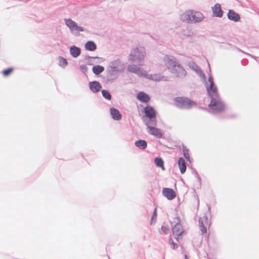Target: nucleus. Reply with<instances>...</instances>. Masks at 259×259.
I'll return each instance as SVG.
<instances>
[{
  "label": "nucleus",
  "instance_id": "11",
  "mask_svg": "<svg viewBox=\"0 0 259 259\" xmlns=\"http://www.w3.org/2000/svg\"><path fill=\"white\" fill-rule=\"evenodd\" d=\"M208 225V219L206 217H203L200 218L199 220V229L202 234H205L207 232V227Z\"/></svg>",
  "mask_w": 259,
  "mask_h": 259
},
{
  "label": "nucleus",
  "instance_id": "32",
  "mask_svg": "<svg viewBox=\"0 0 259 259\" xmlns=\"http://www.w3.org/2000/svg\"><path fill=\"white\" fill-rule=\"evenodd\" d=\"M80 69L83 71L85 72L87 71V67L85 65H82L80 66Z\"/></svg>",
  "mask_w": 259,
  "mask_h": 259
},
{
  "label": "nucleus",
  "instance_id": "21",
  "mask_svg": "<svg viewBox=\"0 0 259 259\" xmlns=\"http://www.w3.org/2000/svg\"><path fill=\"white\" fill-rule=\"evenodd\" d=\"M85 47L87 50L90 51H94L97 48L96 45L92 41H88L85 44Z\"/></svg>",
  "mask_w": 259,
  "mask_h": 259
},
{
  "label": "nucleus",
  "instance_id": "18",
  "mask_svg": "<svg viewBox=\"0 0 259 259\" xmlns=\"http://www.w3.org/2000/svg\"><path fill=\"white\" fill-rule=\"evenodd\" d=\"M110 114L112 117L115 120H119L121 118V115L120 114L119 111L114 108L110 109Z\"/></svg>",
  "mask_w": 259,
  "mask_h": 259
},
{
  "label": "nucleus",
  "instance_id": "2",
  "mask_svg": "<svg viewBox=\"0 0 259 259\" xmlns=\"http://www.w3.org/2000/svg\"><path fill=\"white\" fill-rule=\"evenodd\" d=\"M181 19L183 21L187 23L197 22L203 19V15L199 12L193 10H188L182 15Z\"/></svg>",
  "mask_w": 259,
  "mask_h": 259
},
{
  "label": "nucleus",
  "instance_id": "9",
  "mask_svg": "<svg viewBox=\"0 0 259 259\" xmlns=\"http://www.w3.org/2000/svg\"><path fill=\"white\" fill-rule=\"evenodd\" d=\"M148 133L158 138H161L162 137V134L161 130L159 128H156L155 126L151 124L150 122H146Z\"/></svg>",
  "mask_w": 259,
  "mask_h": 259
},
{
  "label": "nucleus",
  "instance_id": "22",
  "mask_svg": "<svg viewBox=\"0 0 259 259\" xmlns=\"http://www.w3.org/2000/svg\"><path fill=\"white\" fill-rule=\"evenodd\" d=\"M70 54L74 57H77L79 55V54L80 53V50L79 48L74 46V47H72L70 48Z\"/></svg>",
  "mask_w": 259,
  "mask_h": 259
},
{
  "label": "nucleus",
  "instance_id": "31",
  "mask_svg": "<svg viewBox=\"0 0 259 259\" xmlns=\"http://www.w3.org/2000/svg\"><path fill=\"white\" fill-rule=\"evenodd\" d=\"M161 233L166 234L169 231V228L168 227L165 226H162L161 227Z\"/></svg>",
  "mask_w": 259,
  "mask_h": 259
},
{
  "label": "nucleus",
  "instance_id": "33",
  "mask_svg": "<svg viewBox=\"0 0 259 259\" xmlns=\"http://www.w3.org/2000/svg\"><path fill=\"white\" fill-rule=\"evenodd\" d=\"M185 259H188V257H187V255H185Z\"/></svg>",
  "mask_w": 259,
  "mask_h": 259
},
{
  "label": "nucleus",
  "instance_id": "17",
  "mask_svg": "<svg viewBox=\"0 0 259 259\" xmlns=\"http://www.w3.org/2000/svg\"><path fill=\"white\" fill-rule=\"evenodd\" d=\"M128 70L131 72L135 73L138 75H144V73L142 72L143 70L135 65H130L128 66Z\"/></svg>",
  "mask_w": 259,
  "mask_h": 259
},
{
  "label": "nucleus",
  "instance_id": "27",
  "mask_svg": "<svg viewBox=\"0 0 259 259\" xmlns=\"http://www.w3.org/2000/svg\"><path fill=\"white\" fill-rule=\"evenodd\" d=\"M59 65L60 66H64L66 65L67 64V60L64 58L60 57L59 58Z\"/></svg>",
  "mask_w": 259,
  "mask_h": 259
},
{
  "label": "nucleus",
  "instance_id": "13",
  "mask_svg": "<svg viewBox=\"0 0 259 259\" xmlns=\"http://www.w3.org/2000/svg\"><path fill=\"white\" fill-rule=\"evenodd\" d=\"M137 98L140 101L147 103L150 100V96L144 92L139 93L137 95Z\"/></svg>",
  "mask_w": 259,
  "mask_h": 259
},
{
  "label": "nucleus",
  "instance_id": "23",
  "mask_svg": "<svg viewBox=\"0 0 259 259\" xmlns=\"http://www.w3.org/2000/svg\"><path fill=\"white\" fill-rule=\"evenodd\" d=\"M135 145L141 149H144L147 147V143L145 141L139 140L135 142Z\"/></svg>",
  "mask_w": 259,
  "mask_h": 259
},
{
  "label": "nucleus",
  "instance_id": "6",
  "mask_svg": "<svg viewBox=\"0 0 259 259\" xmlns=\"http://www.w3.org/2000/svg\"><path fill=\"white\" fill-rule=\"evenodd\" d=\"M177 219L178 221V223H177L172 228V231L173 235L174 236L176 239L177 241H179L181 239V237L185 234V231H184L181 224L180 223V220L179 218L177 217Z\"/></svg>",
  "mask_w": 259,
  "mask_h": 259
},
{
  "label": "nucleus",
  "instance_id": "26",
  "mask_svg": "<svg viewBox=\"0 0 259 259\" xmlns=\"http://www.w3.org/2000/svg\"><path fill=\"white\" fill-rule=\"evenodd\" d=\"M103 96L106 99L110 100L111 98V96L109 92L106 90H103L102 91Z\"/></svg>",
  "mask_w": 259,
  "mask_h": 259
},
{
  "label": "nucleus",
  "instance_id": "10",
  "mask_svg": "<svg viewBox=\"0 0 259 259\" xmlns=\"http://www.w3.org/2000/svg\"><path fill=\"white\" fill-rule=\"evenodd\" d=\"M66 25L72 30L76 31H83V28L82 27L78 26L76 22L70 19H65Z\"/></svg>",
  "mask_w": 259,
  "mask_h": 259
},
{
  "label": "nucleus",
  "instance_id": "24",
  "mask_svg": "<svg viewBox=\"0 0 259 259\" xmlns=\"http://www.w3.org/2000/svg\"><path fill=\"white\" fill-rule=\"evenodd\" d=\"M104 67L100 65L95 66L93 67V71L95 74H99L104 71Z\"/></svg>",
  "mask_w": 259,
  "mask_h": 259
},
{
  "label": "nucleus",
  "instance_id": "12",
  "mask_svg": "<svg viewBox=\"0 0 259 259\" xmlns=\"http://www.w3.org/2000/svg\"><path fill=\"white\" fill-rule=\"evenodd\" d=\"M162 194L168 200H172L176 197V192L171 188H163L162 190Z\"/></svg>",
  "mask_w": 259,
  "mask_h": 259
},
{
  "label": "nucleus",
  "instance_id": "8",
  "mask_svg": "<svg viewBox=\"0 0 259 259\" xmlns=\"http://www.w3.org/2000/svg\"><path fill=\"white\" fill-rule=\"evenodd\" d=\"M208 81L209 82V84L207 86V91L210 98L212 99L219 97L217 89L213 85L212 78L211 77H209Z\"/></svg>",
  "mask_w": 259,
  "mask_h": 259
},
{
  "label": "nucleus",
  "instance_id": "25",
  "mask_svg": "<svg viewBox=\"0 0 259 259\" xmlns=\"http://www.w3.org/2000/svg\"><path fill=\"white\" fill-rule=\"evenodd\" d=\"M13 70L14 69L13 68H9L4 70L2 72V74L4 76H8L13 71Z\"/></svg>",
  "mask_w": 259,
  "mask_h": 259
},
{
  "label": "nucleus",
  "instance_id": "20",
  "mask_svg": "<svg viewBox=\"0 0 259 259\" xmlns=\"http://www.w3.org/2000/svg\"><path fill=\"white\" fill-rule=\"evenodd\" d=\"M154 162L157 167H160L162 170H165L164 162L161 158L156 157L154 159Z\"/></svg>",
  "mask_w": 259,
  "mask_h": 259
},
{
  "label": "nucleus",
  "instance_id": "29",
  "mask_svg": "<svg viewBox=\"0 0 259 259\" xmlns=\"http://www.w3.org/2000/svg\"><path fill=\"white\" fill-rule=\"evenodd\" d=\"M183 153L185 158L188 161H190V155L189 150L187 149H183Z\"/></svg>",
  "mask_w": 259,
  "mask_h": 259
},
{
  "label": "nucleus",
  "instance_id": "28",
  "mask_svg": "<svg viewBox=\"0 0 259 259\" xmlns=\"http://www.w3.org/2000/svg\"><path fill=\"white\" fill-rule=\"evenodd\" d=\"M157 215V209L155 208L153 212L152 216L151 217V224L155 222L156 220Z\"/></svg>",
  "mask_w": 259,
  "mask_h": 259
},
{
  "label": "nucleus",
  "instance_id": "7",
  "mask_svg": "<svg viewBox=\"0 0 259 259\" xmlns=\"http://www.w3.org/2000/svg\"><path fill=\"white\" fill-rule=\"evenodd\" d=\"M209 106L211 109L218 111H222L224 108V105L219 97L211 99Z\"/></svg>",
  "mask_w": 259,
  "mask_h": 259
},
{
  "label": "nucleus",
  "instance_id": "15",
  "mask_svg": "<svg viewBox=\"0 0 259 259\" xmlns=\"http://www.w3.org/2000/svg\"><path fill=\"white\" fill-rule=\"evenodd\" d=\"M90 90L94 93H97L100 91L101 85L100 83L97 81L90 82L89 83Z\"/></svg>",
  "mask_w": 259,
  "mask_h": 259
},
{
  "label": "nucleus",
  "instance_id": "4",
  "mask_svg": "<svg viewBox=\"0 0 259 259\" xmlns=\"http://www.w3.org/2000/svg\"><path fill=\"white\" fill-rule=\"evenodd\" d=\"M144 110L146 116L149 118L146 123L150 122L152 125L156 126L157 124L156 113L154 109L152 106L148 105L145 107Z\"/></svg>",
  "mask_w": 259,
  "mask_h": 259
},
{
  "label": "nucleus",
  "instance_id": "5",
  "mask_svg": "<svg viewBox=\"0 0 259 259\" xmlns=\"http://www.w3.org/2000/svg\"><path fill=\"white\" fill-rule=\"evenodd\" d=\"M145 55L144 51H140L138 48H134L132 50L130 56V60L132 61L136 62H142Z\"/></svg>",
  "mask_w": 259,
  "mask_h": 259
},
{
  "label": "nucleus",
  "instance_id": "14",
  "mask_svg": "<svg viewBox=\"0 0 259 259\" xmlns=\"http://www.w3.org/2000/svg\"><path fill=\"white\" fill-rule=\"evenodd\" d=\"M212 11L214 16L221 17L223 15V12L222 10L221 5L219 4H216L212 8Z\"/></svg>",
  "mask_w": 259,
  "mask_h": 259
},
{
  "label": "nucleus",
  "instance_id": "16",
  "mask_svg": "<svg viewBox=\"0 0 259 259\" xmlns=\"http://www.w3.org/2000/svg\"><path fill=\"white\" fill-rule=\"evenodd\" d=\"M227 16L229 19L235 22L239 21L240 19L239 15L232 10L229 11Z\"/></svg>",
  "mask_w": 259,
  "mask_h": 259
},
{
  "label": "nucleus",
  "instance_id": "3",
  "mask_svg": "<svg viewBox=\"0 0 259 259\" xmlns=\"http://www.w3.org/2000/svg\"><path fill=\"white\" fill-rule=\"evenodd\" d=\"M177 105L181 108L189 109L196 105V103L188 98L179 97L175 99Z\"/></svg>",
  "mask_w": 259,
  "mask_h": 259
},
{
  "label": "nucleus",
  "instance_id": "19",
  "mask_svg": "<svg viewBox=\"0 0 259 259\" xmlns=\"http://www.w3.org/2000/svg\"><path fill=\"white\" fill-rule=\"evenodd\" d=\"M178 165L180 171L182 174L185 173L186 170V166L184 159L182 157H180L178 160Z\"/></svg>",
  "mask_w": 259,
  "mask_h": 259
},
{
  "label": "nucleus",
  "instance_id": "30",
  "mask_svg": "<svg viewBox=\"0 0 259 259\" xmlns=\"http://www.w3.org/2000/svg\"><path fill=\"white\" fill-rule=\"evenodd\" d=\"M168 241H169V244H170L171 247L172 249H176L178 248V245L174 242V241H173V240L171 238L169 239Z\"/></svg>",
  "mask_w": 259,
  "mask_h": 259
},
{
  "label": "nucleus",
  "instance_id": "1",
  "mask_svg": "<svg viewBox=\"0 0 259 259\" xmlns=\"http://www.w3.org/2000/svg\"><path fill=\"white\" fill-rule=\"evenodd\" d=\"M163 60L168 69L177 76L182 77L186 75L185 70L176 62L175 58L166 56Z\"/></svg>",
  "mask_w": 259,
  "mask_h": 259
}]
</instances>
